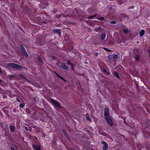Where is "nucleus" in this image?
<instances>
[{"mask_svg":"<svg viewBox=\"0 0 150 150\" xmlns=\"http://www.w3.org/2000/svg\"><path fill=\"white\" fill-rule=\"evenodd\" d=\"M7 65L8 67L15 69H19L22 68V67L20 65L14 63H8Z\"/></svg>","mask_w":150,"mask_h":150,"instance_id":"f257e3e1","label":"nucleus"},{"mask_svg":"<svg viewBox=\"0 0 150 150\" xmlns=\"http://www.w3.org/2000/svg\"><path fill=\"white\" fill-rule=\"evenodd\" d=\"M50 101L51 103H52V105L59 108H61V105L60 104L58 103V102L57 101L54 100L53 99H51L50 100Z\"/></svg>","mask_w":150,"mask_h":150,"instance_id":"f03ea898","label":"nucleus"},{"mask_svg":"<svg viewBox=\"0 0 150 150\" xmlns=\"http://www.w3.org/2000/svg\"><path fill=\"white\" fill-rule=\"evenodd\" d=\"M20 48L21 52L26 57H27L28 56V54L26 51L24 47L22 45H20Z\"/></svg>","mask_w":150,"mask_h":150,"instance_id":"7ed1b4c3","label":"nucleus"},{"mask_svg":"<svg viewBox=\"0 0 150 150\" xmlns=\"http://www.w3.org/2000/svg\"><path fill=\"white\" fill-rule=\"evenodd\" d=\"M106 119V121L108 124L110 126H112L113 125V122L111 119L108 116L106 117H105Z\"/></svg>","mask_w":150,"mask_h":150,"instance_id":"20e7f679","label":"nucleus"},{"mask_svg":"<svg viewBox=\"0 0 150 150\" xmlns=\"http://www.w3.org/2000/svg\"><path fill=\"white\" fill-rule=\"evenodd\" d=\"M109 108L106 106L105 108L104 111V116L105 117H106L109 116Z\"/></svg>","mask_w":150,"mask_h":150,"instance_id":"39448f33","label":"nucleus"},{"mask_svg":"<svg viewBox=\"0 0 150 150\" xmlns=\"http://www.w3.org/2000/svg\"><path fill=\"white\" fill-rule=\"evenodd\" d=\"M141 57V55L140 54H138L135 55L134 57L135 59V62L138 63L139 62V59Z\"/></svg>","mask_w":150,"mask_h":150,"instance_id":"423d86ee","label":"nucleus"},{"mask_svg":"<svg viewBox=\"0 0 150 150\" xmlns=\"http://www.w3.org/2000/svg\"><path fill=\"white\" fill-rule=\"evenodd\" d=\"M53 32L55 33H58L59 36H61V30H60L55 29L53 30Z\"/></svg>","mask_w":150,"mask_h":150,"instance_id":"0eeeda50","label":"nucleus"},{"mask_svg":"<svg viewBox=\"0 0 150 150\" xmlns=\"http://www.w3.org/2000/svg\"><path fill=\"white\" fill-rule=\"evenodd\" d=\"M33 146L34 148L36 150H40L41 149L40 146L38 145L33 144Z\"/></svg>","mask_w":150,"mask_h":150,"instance_id":"6e6552de","label":"nucleus"},{"mask_svg":"<svg viewBox=\"0 0 150 150\" xmlns=\"http://www.w3.org/2000/svg\"><path fill=\"white\" fill-rule=\"evenodd\" d=\"M19 76L22 79H24L26 81L28 82H30V81L27 79L25 76L22 74H20L19 75Z\"/></svg>","mask_w":150,"mask_h":150,"instance_id":"1a4fd4ad","label":"nucleus"},{"mask_svg":"<svg viewBox=\"0 0 150 150\" xmlns=\"http://www.w3.org/2000/svg\"><path fill=\"white\" fill-rule=\"evenodd\" d=\"M61 66L64 69L67 70L68 68V67L64 63H61Z\"/></svg>","mask_w":150,"mask_h":150,"instance_id":"9d476101","label":"nucleus"},{"mask_svg":"<svg viewBox=\"0 0 150 150\" xmlns=\"http://www.w3.org/2000/svg\"><path fill=\"white\" fill-rule=\"evenodd\" d=\"M63 132L64 133V134L65 135V136L66 137L67 139L70 141H71V139H70V138L68 136V134H67V132L65 130H63Z\"/></svg>","mask_w":150,"mask_h":150,"instance_id":"9b49d317","label":"nucleus"},{"mask_svg":"<svg viewBox=\"0 0 150 150\" xmlns=\"http://www.w3.org/2000/svg\"><path fill=\"white\" fill-rule=\"evenodd\" d=\"M9 128L11 130V131L12 132H14V130L15 129V126H12V125H10L9 126Z\"/></svg>","mask_w":150,"mask_h":150,"instance_id":"f8f14e48","label":"nucleus"},{"mask_svg":"<svg viewBox=\"0 0 150 150\" xmlns=\"http://www.w3.org/2000/svg\"><path fill=\"white\" fill-rule=\"evenodd\" d=\"M101 39L102 40H104L105 38L106 34L105 33H103L101 34Z\"/></svg>","mask_w":150,"mask_h":150,"instance_id":"ddd939ff","label":"nucleus"},{"mask_svg":"<svg viewBox=\"0 0 150 150\" xmlns=\"http://www.w3.org/2000/svg\"><path fill=\"white\" fill-rule=\"evenodd\" d=\"M99 133L103 136H106L107 135L106 133L101 130L99 131Z\"/></svg>","mask_w":150,"mask_h":150,"instance_id":"4468645a","label":"nucleus"},{"mask_svg":"<svg viewBox=\"0 0 150 150\" xmlns=\"http://www.w3.org/2000/svg\"><path fill=\"white\" fill-rule=\"evenodd\" d=\"M86 119L87 120L91 122L92 119L89 117V114L87 113L86 115Z\"/></svg>","mask_w":150,"mask_h":150,"instance_id":"2eb2a0df","label":"nucleus"},{"mask_svg":"<svg viewBox=\"0 0 150 150\" xmlns=\"http://www.w3.org/2000/svg\"><path fill=\"white\" fill-rule=\"evenodd\" d=\"M45 5L43 3L41 2L40 4H39L40 7L42 9H44L45 7Z\"/></svg>","mask_w":150,"mask_h":150,"instance_id":"dca6fc26","label":"nucleus"},{"mask_svg":"<svg viewBox=\"0 0 150 150\" xmlns=\"http://www.w3.org/2000/svg\"><path fill=\"white\" fill-rule=\"evenodd\" d=\"M145 33V30H142L139 33V35L140 37L142 36Z\"/></svg>","mask_w":150,"mask_h":150,"instance_id":"f3484780","label":"nucleus"},{"mask_svg":"<svg viewBox=\"0 0 150 150\" xmlns=\"http://www.w3.org/2000/svg\"><path fill=\"white\" fill-rule=\"evenodd\" d=\"M56 75L59 78H60L61 79H62L63 81H64V82H67V81L65 80L64 79V78L62 77V76H61L59 75L58 74L56 73Z\"/></svg>","mask_w":150,"mask_h":150,"instance_id":"a211bd4d","label":"nucleus"},{"mask_svg":"<svg viewBox=\"0 0 150 150\" xmlns=\"http://www.w3.org/2000/svg\"><path fill=\"white\" fill-rule=\"evenodd\" d=\"M36 131L38 132H42V129L41 128L38 127L36 129Z\"/></svg>","mask_w":150,"mask_h":150,"instance_id":"6ab92c4d","label":"nucleus"},{"mask_svg":"<svg viewBox=\"0 0 150 150\" xmlns=\"http://www.w3.org/2000/svg\"><path fill=\"white\" fill-rule=\"evenodd\" d=\"M37 59L38 60V61L40 63H42V60L40 56H38L37 57Z\"/></svg>","mask_w":150,"mask_h":150,"instance_id":"aec40b11","label":"nucleus"},{"mask_svg":"<svg viewBox=\"0 0 150 150\" xmlns=\"http://www.w3.org/2000/svg\"><path fill=\"white\" fill-rule=\"evenodd\" d=\"M108 148V145L103 146V150H107Z\"/></svg>","mask_w":150,"mask_h":150,"instance_id":"412c9836","label":"nucleus"},{"mask_svg":"<svg viewBox=\"0 0 150 150\" xmlns=\"http://www.w3.org/2000/svg\"><path fill=\"white\" fill-rule=\"evenodd\" d=\"M114 76H116L118 78H120L118 74V73L116 72H114Z\"/></svg>","mask_w":150,"mask_h":150,"instance_id":"4be33fe9","label":"nucleus"},{"mask_svg":"<svg viewBox=\"0 0 150 150\" xmlns=\"http://www.w3.org/2000/svg\"><path fill=\"white\" fill-rule=\"evenodd\" d=\"M108 58L110 60H111L113 58V55L112 54L109 55L108 57Z\"/></svg>","mask_w":150,"mask_h":150,"instance_id":"5701e85b","label":"nucleus"},{"mask_svg":"<svg viewBox=\"0 0 150 150\" xmlns=\"http://www.w3.org/2000/svg\"><path fill=\"white\" fill-rule=\"evenodd\" d=\"M96 16H97V15L95 14L94 15L88 17V19H92L94 17H95Z\"/></svg>","mask_w":150,"mask_h":150,"instance_id":"b1692460","label":"nucleus"},{"mask_svg":"<svg viewBox=\"0 0 150 150\" xmlns=\"http://www.w3.org/2000/svg\"><path fill=\"white\" fill-rule=\"evenodd\" d=\"M101 29V27H98V28H96L95 29V30L97 32H98V31L99 30H100Z\"/></svg>","mask_w":150,"mask_h":150,"instance_id":"393cba45","label":"nucleus"},{"mask_svg":"<svg viewBox=\"0 0 150 150\" xmlns=\"http://www.w3.org/2000/svg\"><path fill=\"white\" fill-rule=\"evenodd\" d=\"M120 16L122 17H125L126 16V15L124 13H122L120 14Z\"/></svg>","mask_w":150,"mask_h":150,"instance_id":"a878e982","label":"nucleus"},{"mask_svg":"<svg viewBox=\"0 0 150 150\" xmlns=\"http://www.w3.org/2000/svg\"><path fill=\"white\" fill-rule=\"evenodd\" d=\"M101 143L102 144H104V146H105L106 145H108V144L106 143V142L104 141H102L101 142Z\"/></svg>","mask_w":150,"mask_h":150,"instance_id":"bb28decb","label":"nucleus"},{"mask_svg":"<svg viewBox=\"0 0 150 150\" xmlns=\"http://www.w3.org/2000/svg\"><path fill=\"white\" fill-rule=\"evenodd\" d=\"M113 55V58H114V59H116L117 58L118 55L117 54H115Z\"/></svg>","mask_w":150,"mask_h":150,"instance_id":"cd10ccee","label":"nucleus"},{"mask_svg":"<svg viewBox=\"0 0 150 150\" xmlns=\"http://www.w3.org/2000/svg\"><path fill=\"white\" fill-rule=\"evenodd\" d=\"M24 103H20V107L21 108H23L25 106Z\"/></svg>","mask_w":150,"mask_h":150,"instance_id":"c85d7f7f","label":"nucleus"},{"mask_svg":"<svg viewBox=\"0 0 150 150\" xmlns=\"http://www.w3.org/2000/svg\"><path fill=\"white\" fill-rule=\"evenodd\" d=\"M123 32L125 33H127L128 32V30L127 29H123Z\"/></svg>","mask_w":150,"mask_h":150,"instance_id":"c756f323","label":"nucleus"},{"mask_svg":"<svg viewBox=\"0 0 150 150\" xmlns=\"http://www.w3.org/2000/svg\"><path fill=\"white\" fill-rule=\"evenodd\" d=\"M105 50L107 51L108 52H110L111 51V50H110L107 48H105V47H104L103 48Z\"/></svg>","mask_w":150,"mask_h":150,"instance_id":"7c9ffc66","label":"nucleus"},{"mask_svg":"<svg viewBox=\"0 0 150 150\" xmlns=\"http://www.w3.org/2000/svg\"><path fill=\"white\" fill-rule=\"evenodd\" d=\"M8 106H6V107H4L3 108V110L5 111V110H6V109H7L8 108Z\"/></svg>","mask_w":150,"mask_h":150,"instance_id":"2f4dec72","label":"nucleus"},{"mask_svg":"<svg viewBox=\"0 0 150 150\" xmlns=\"http://www.w3.org/2000/svg\"><path fill=\"white\" fill-rule=\"evenodd\" d=\"M98 19L101 21H103L104 20V18L103 17H101L100 18H98Z\"/></svg>","mask_w":150,"mask_h":150,"instance_id":"473e14b6","label":"nucleus"},{"mask_svg":"<svg viewBox=\"0 0 150 150\" xmlns=\"http://www.w3.org/2000/svg\"><path fill=\"white\" fill-rule=\"evenodd\" d=\"M60 16H61V17H65V15L63 13H62V14H60Z\"/></svg>","mask_w":150,"mask_h":150,"instance_id":"72a5a7b5","label":"nucleus"},{"mask_svg":"<svg viewBox=\"0 0 150 150\" xmlns=\"http://www.w3.org/2000/svg\"><path fill=\"white\" fill-rule=\"evenodd\" d=\"M116 21H112L110 22V23L112 24H114L116 23Z\"/></svg>","mask_w":150,"mask_h":150,"instance_id":"f704fd0d","label":"nucleus"},{"mask_svg":"<svg viewBox=\"0 0 150 150\" xmlns=\"http://www.w3.org/2000/svg\"><path fill=\"white\" fill-rule=\"evenodd\" d=\"M68 11H69L70 12H71V11L72 12V11L71 10H70L69 9H67L66 10V12H68Z\"/></svg>","mask_w":150,"mask_h":150,"instance_id":"c9c22d12","label":"nucleus"},{"mask_svg":"<svg viewBox=\"0 0 150 150\" xmlns=\"http://www.w3.org/2000/svg\"><path fill=\"white\" fill-rule=\"evenodd\" d=\"M71 62L70 61H68L67 62V63L68 64L70 65L71 64Z\"/></svg>","mask_w":150,"mask_h":150,"instance_id":"e433bc0d","label":"nucleus"},{"mask_svg":"<svg viewBox=\"0 0 150 150\" xmlns=\"http://www.w3.org/2000/svg\"><path fill=\"white\" fill-rule=\"evenodd\" d=\"M11 150H16L15 148L13 147H11Z\"/></svg>","mask_w":150,"mask_h":150,"instance_id":"4c0bfd02","label":"nucleus"},{"mask_svg":"<svg viewBox=\"0 0 150 150\" xmlns=\"http://www.w3.org/2000/svg\"><path fill=\"white\" fill-rule=\"evenodd\" d=\"M56 17H57V18H60L61 17V16H60V14L58 15H57V16H56Z\"/></svg>","mask_w":150,"mask_h":150,"instance_id":"58836bf2","label":"nucleus"},{"mask_svg":"<svg viewBox=\"0 0 150 150\" xmlns=\"http://www.w3.org/2000/svg\"><path fill=\"white\" fill-rule=\"evenodd\" d=\"M103 71L105 73V72H106V69H105L104 68L103 69Z\"/></svg>","mask_w":150,"mask_h":150,"instance_id":"ea45409f","label":"nucleus"},{"mask_svg":"<svg viewBox=\"0 0 150 150\" xmlns=\"http://www.w3.org/2000/svg\"><path fill=\"white\" fill-rule=\"evenodd\" d=\"M34 100L35 101H36L37 100V98L36 97H35L34 98Z\"/></svg>","mask_w":150,"mask_h":150,"instance_id":"a19ab883","label":"nucleus"},{"mask_svg":"<svg viewBox=\"0 0 150 150\" xmlns=\"http://www.w3.org/2000/svg\"><path fill=\"white\" fill-rule=\"evenodd\" d=\"M94 53H95V56L96 57H97L98 55V52H94Z\"/></svg>","mask_w":150,"mask_h":150,"instance_id":"79ce46f5","label":"nucleus"},{"mask_svg":"<svg viewBox=\"0 0 150 150\" xmlns=\"http://www.w3.org/2000/svg\"><path fill=\"white\" fill-rule=\"evenodd\" d=\"M4 72V71L1 70V68H0V73H2Z\"/></svg>","mask_w":150,"mask_h":150,"instance_id":"37998d69","label":"nucleus"},{"mask_svg":"<svg viewBox=\"0 0 150 150\" xmlns=\"http://www.w3.org/2000/svg\"><path fill=\"white\" fill-rule=\"evenodd\" d=\"M16 111V108H14L13 109V111L14 112H15Z\"/></svg>","mask_w":150,"mask_h":150,"instance_id":"c03bdc74","label":"nucleus"},{"mask_svg":"<svg viewBox=\"0 0 150 150\" xmlns=\"http://www.w3.org/2000/svg\"><path fill=\"white\" fill-rule=\"evenodd\" d=\"M25 129H26L27 131H28V128L27 127H25Z\"/></svg>","mask_w":150,"mask_h":150,"instance_id":"a18cd8bd","label":"nucleus"},{"mask_svg":"<svg viewBox=\"0 0 150 150\" xmlns=\"http://www.w3.org/2000/svg\"><path fill=\"white\" fill-rule=\"evenodd\" d=\"M70 65H71V67H73L74 64H73L71 63V64H70Z\"/></svg>","mask_w":150,"mask_h":150,"instance_id":"49530a36","label":"nucleus"},{"mask_svg":"<svg viewBox=\"0 0 150 150\" xmlns=\"http://www.w3.org/2000/svg\"><path fill=\"white\" fill-rule=\"evenodd\" d=\"M112 9H113L112 7H110V8H109V10H112Z\"/></svg>","mask_w":150,"mask_h":150,"instance_id":"de8ad7c7","label":"nucleus"},{"mask_svg":"<svg viewBox=\"0 0 150 150\" xmlns=\"http://www.w3.org/2000/svg\"><path fill=\"white\" fill-rule=\"evenodd\" d=\"M106 74L107 75H109L110 74V73L109 72H107Z\"/></svg>","mask_w":150,"mask_h":150,"instance_id":"09e8293b","label":"nucleus"},{"mask_svg":"<svg viewBox=\"0 0 150 150\" xmlns=\"http://www.w3.org/2000/svg\"><path fill=\"white\" fill-rule=\"evenodd\" d=\"M16 100H17L18 101V102H20V101L19 100L18 98H16Z\"/></svg>","mask_w":150,"mask_h":150,"instance_id":"8fccbe9b","label":"nucleus"},{"mask_svg":"<svg viewBox=\"0 0 150 150\" xmlns=\"http://www.w3.org/2000/svg\"><path fill=\"white\" fill-rule=\"evenodd\" d=\"M14 76L12 75L10 76V77H13Z\"/></svg>","mask_w":150,"mask_h":150,"instance_id":"3c124183","label":"nucleus"},{"mask_svg":"<svg viewBox=\"0 0 150 150\" xmlns=\"http://www.w3.org/2000/svg\"><path fill=\"white\" fill-rule=\"evenodd\" d=\"M86 132H88V133H90L89 131L88 130H87Z\"/></svg>","mask_w":150,"mask_h":150,"instance_id":"603ef678","label":"nucleus"},{"mask_svg":"<svg viewBox=\"0 0 150 150\" xmlns=\"http://www.w3.org/2000/svg\"><path fill=\"white\" fill-rule=\"evenodd\" d=\"M71 69L72 70H73V67H71Z\"/></svg>","mask_w":150,"mask_h":150,"instance_id":"864d4df0","label":"nucleus"},{"mask_svg":"<svg viewBox=\"0 0 150 150\" xmlns=\"http://www.w3.org/2000/svg\"><path fill=\"white\" fill-rule=\"evenodd\" d=\"M67 16H68V17H69V15H67Z\"/></svg>","mask_w":150,"mask_h":150,"instance_id":"5fc2aeb1","label":"nucleus"},{"mask_svg":"<svg viewBox=\"0 0 150 150\" xmlns=\"http://www.w3.org/2000/svg\"><path fill=\"white\" fill-rule=\"evenodd\" d=\"M1 79H0V83H1Z\"/></svg>","mask_w":150,"mask_h":150,"instance_id":"6e6d98bb","label":"nucleus"},{"mask_svg":"<svg viewBox=\"0 0 150 150\" xmlns=\"http://www.w3.org/2000/svg\"><path fill=\"white\" fill-rule=\"evenodd\" d=\"M54 56H53L52 57H53V58H54Z\"/></svg>","mask_w":150,"mask_h":150,"instance_id":"4d7b16f0","label":"nucleus"},{"mask_svg":"<svg viewBox=\"0 0 150 150\" xmlns=\"http://www.w3.org/2000/svg\"><path fill=\"white\" fill-rule=\"evenodd\" d=\"M70 14H72L71 13H70Z\"/></svg>","mask_w":150,"mask_h":150,"instance_id":"13d9d810","label":"nucleus"}]
</instances>
